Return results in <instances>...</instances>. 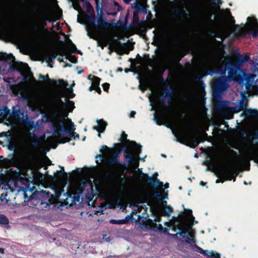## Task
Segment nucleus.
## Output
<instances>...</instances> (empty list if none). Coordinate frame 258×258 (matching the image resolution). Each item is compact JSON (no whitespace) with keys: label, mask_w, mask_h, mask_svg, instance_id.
Returning a JSON list of instances; mask_svg holds the SVG:
<instances>
[{"label":"nucleus","mask_w":258,"mask_h":258,"mask_svg":"<svg viewBox=\"0 0 258 258\" xmlns=\"http://www.w3.org/2000/svg\"><path fill=\"white\" fill-rule=\"evenodd\" d=\"M97 25L101 26L103 28H106L108 27V23L106 22L105 20H104L101 17H100L98 18L97 21Z\"/></svg>","instance_id":"nucleus-31"},{"label":"nucleus","mask_w":258,"mask_h":258,"mask_svg":"<svg viewBox=\"0 0 258 258\" xmlns=\"http://www.w3.org/2000/svg\"><path fill=\"white\" fill-rule=\"evenodd\" d=\"M253 92L254 95H258V86L254 89Z\"/></svg>","instance_id":"nucleus-57"},{"label":"nucleus","mask_w":258,"mask_h":258,"mask_svg":"<svg viewBox=\"0 0 258 258\" xmlns=\"http://www.w3.org/2000/svg\"><path fill=\"white\" fill-rule=\"evenodd\" d=\"M228 87L226 79L219 77L215 79L212 85V93L214 96H219L224 92Z\"/></svg>","instance_id":"nucleus-5"},{"label":"nucleus","mask_w":258,"mask_h":258,"mask_svg":"<svg viewBox=\"0 0 258 258\" xmlns=\"http://www.w3.org/2000/svg\"><path fill=\"white\" fill-rule=\"evenodd\" d=\"M119 152H115L113 156L108 159V164L112 165L116 164L120 167L127 168L128 167V164L124 162H120L119 160Z\"/></svg>","instance_id":"nucleus-13"},{"label":"nucleus","mask_w":258,"mask_h":258,"mask_svg":"<svg viewBox=\"0 0 258 258\" xmlns=\"http://www.w3.org/2000/svg\"><path fill=\"white\" fill-rule=\"evenodd\" d=\"M165 70L162 71V72H160L158 76H157V80L158 82L163 83H166L167 81L166 80H165L163 77V72Z\"/></svg>","instance_id":"nucleus-37"},{"label":"nucleus","mask_w":258,"mask_h":258,"mask_svg":"<svg viewBox=\"0 0 258 258\" xmlns=\"http://www.w3.org/2000/svg\"><path fill=\"white\" fill-rule=\"evenodd\" d=\"M117 44L120 45L123 49H125V53L128 54L129 53V50H128V45L127 43H121L120 41H117Z\"/></svg>","instance_id":"nucleus-44"},{"label":"nucleus","mask_w":258,"mask_h":258,"mask_svg":"<svg viewBox=\"0 0 258 258\" xmlns=\"http://www.w3.org/2000/svg\"><path fill=\"white\" fill-rule=\"evenodd\" d=\"M5 249L3 248H0V253L4 254V253Z\"/></svg>","instance_id":"nucleus-64"},{"label":"nucleus","mask_w":258,"mask_h":258,"mask_svg":"<svg viewBox=\"0 0 258 258\" xmlns=\"http://www.w3.org/2000/svg\"><path fill=\"white\" fill-rule=\"evenodd\" d=\"M46 20L47 22H48L49 23H53V22L55 21L54 20H53L51 18H46Z\"/></svg>","instance_id":"nucleus-55"},{"label":"nucleus","mask_w":258,"mask_h":258,"mask_svg":"<svg viewBox=\"0 0 258 258\" xmlns=\"http://www.w3.org/2000/svg\"><path fill=\"white\" fill-rule=\"evenodd\" d=\"M253 79V76L251 74H246L243 72L242 74H241V77H239L238 81H239L240 83H243L244 81L245 83H252V80Z\"/></svg>","instance_id":"nucleus-18"},{"label":"nucleus","mask_w":258,"mask_h":258,"mask_svg":"<svg viewBox=\"0 0 258 258\" xmlns=\"http://www.w3.org/2000/svg\"><path fill=\"white\" fill-rule=\"evenodd\" d=\"M231 18H232V23H233V24H234V25H235V26L236 27H237V28H239V25H238V24H235V20H234V18H233V17H232L231 16Z\"/></svg>","instance_id":"nucleus-54"},{"label":"nucleus","mask_w":258,"mask_h":258,"mask_svg":"<svg viewBox=\"0 0 258 258\" xmlns=\"http://www.w3.org/2000/svg\"><path fill=\"white\" fill-rule=\"evenodd\" d=\"M93 90H95V87L92 85V86L89 88V91H92Z\"/></svg>","instance_id":"nucleus-61"},{"label":"nucleus","mask_w":258,"mask_h":258,"mask_svg":"<svg viewBox=\"0 0 258 258\" xmlns=\"http://www.w3.org/2000/svg\"><path fill=\"white\" fill-rule=\"evenodd\" d=\"M39 79H42L43 81H47L49 83H53V85H56L57 84L56 81L49 78L48 74H46L45 76L40 74L39 76Z\"/></svg>","instance_id":"nucleus-28"},{"label":"nucleus","mask_w":258,"mask_h":258,"mask_svg":"<svg viewBox=\"0 0 258 258\" xmlns=\"http://www.w3.org/2000/svg\"><path fill=\"white\" fill-rule=\"evenodd\" d=\"M73 199L75 201L79 202L80 201V197L78 195L76 194H73Z\"/></svg>","instance_id":"nucleus-51"},{"label":"nucleus","mask_w":258,"mask_h":258,"mask_svg":"<svg viewBox=\"0 0 258 258\" xmlns=\"http://www.w3.org/2000/svg\"><path fill=\"white\" fill-rule=\"evenodd\" d=\"M7 133L6 132H5L0 133V137L6 136L7 135Z\"/></svg>","instance_id":"nucleus-58"},{"label":"nucleus","mask_w":258,"mask_h":258,"mask_svg":"<svg viewBox=\"0 0 258 258\" xmlns=\"http://www.w3.org/2000/svg\"><path fill=\"white\" fill-rule=\"evenodd\" d=\"M132 149L134 150L135 153L133 154L131 150L125 148L124 150L123 156L124 158L127 161L128 165H132L135 169H136L139 167L140 155L142 151V146L136 142H132Z\"/></svg>","instance_id":"nucleus-3"},{"label":"nucleus","mask_w":258,"mask_h":258,"mask_svg":"<svg viewBox=\"0 0 258 258\" xmlns=\"http://www.w3.org/2000/svg\"><path fill=\"white\" fill-rule=\"evenodd\" d=\"M225 107L226 105L225 103L224 102H220L217 104L216 106V109L219 112H222Z\"/></svg>","instance_id":"nucleus-38"},{"label":"nucleus","mask_w":258,"mask_h":258,"mask_svg":"<svg viewBox=\"0 0 258 258\" xmlns=\"http://www.w3.org/2000/svg\"><path fill=\"white\" fill-rule=\"evenodd\" d=\"M217 4L215 2L212 1L211 4L212 5L214 6L215 7L219 9L220 7V5L222 4V1L221 0H217Z\"/></svg>","instance_id":"nucleus-45"},{"label":"nucleus","mask_w":258,"mask_h":258,"mask_svg":"<svg viewBox=\"0 0 258 258\" xmlns=\"http://www.w3.org/2000/svg\"><path fill=\"white\" fill-rule=\"evenodd\" d=\"M46 25L47 21L45 17H42L39 23L33 25V30L36 33L38 37H41L44 33L47 31V29L45 28Z\"/></svg>","instance_id":"nucleus-9"},{"label":"nucleus","mask_w":258,"mask_h":258,"mask_svg":"<svg viewBox=\"0 0 258 258\" xmlns=\"http://www.w3.org/2000/svg\"><path fill=\"white\" fill-rule=\"evenodd\" d=\"M161 195L162 196V197L164 198V199H166V198H168V194H167V191L166 192V193H164L163 195H162L161 194Z\"/></svg>","instance_id":"nucleus-60"},{"label":"nucleus","mask_w":258,"mask_h":258,"mask_svg":"<svg viewBox=\"0 0 258 258\" xmlns=\"http://www.w3.org/2000/svg\"><path fill=\"white\" fill-rule=\"evenodd\" d=\"M222 71L223 68H219L218 67H215L212 69H207V74L212 76L215 74H221V72H222Z\"/></svg>","instance_id":"nucleus-21"},{"label":"nucleus","mask_w":258,"mask_h":258,"mask_svg":"<svg viewBox=\"0 0 258 258\" xmlns=\"http://www.w3.org/2000/svg\"><path fill=\"white\" fill-rule=\"evenodd\" d=\"M203 140H200L198 138H194L192 140V143L194 147L197 146L201 142H203Z\"/></svg>","instance_id":"nucleus-46"},{"label":"nucleus","mask_w":258,"mask_h":258,"mask_svg":"<svg viewBox=\"0 0 258 258\" xmlns=\"http://www.w3.org/2000/svg\"><path fill=\"white\" fill-rule=\"evenodd\" d=\"M158 173L155 172L152 177H150L148 174L142 172L140 178L144 184H150V185L155 189L159 186H163V182L157 179Z\"/></svg>","instance_id":"nucleus-6"},{"label":"nucleus","mask_w":258,"mask_h":258,"mask_svg":"<svg viewBox=\"0 0 258 258\" xmlns=\"http://www.w3.org/2000/svg\"><path fill=\"white\" fill-rule=\"evenodd\" d=\"M102 86L103 90L105 92H108V90L109 89L110 84L108 83H105L103 84Z\"/></svg>","instance_id":"nucleus-47"},{"label":"nucleus","mask_w":258,"mask_h":258,"mask_svg":"<svg viewBox=\"0 0 258 258\" xmlns=\"http://www.w3.org/2000/svg\"><path fill=\"white\" fill-rule=\"evenodd\" d=\"M188 232H189L187 230L182 228H179V231L177 232V234H173V236L174 237H175L177 236V234H179L180 236H182L183 235H186Z\"/></svg>","instance_id":"nucleus-39"},{"label":"nucleus","mask_w":258,"mask_h":258,"mask_svg":"<svg viewBox=\"0 0 258 258\" xmlns=\"http://www.w3.org/2000/svg\"><path fill=\"white\" fill-rule=\"evenodd\" d=\"M127 135L125 134L124 131H122L121 137L119 140L122 143V145L125 147V148L129 149V148L131 147L133 149L132 142H134V141H130L127 139Z\"/></svg>","instance_id":"nucleus-16"},{"label":"nucleus","mask_w":258,"mask_h":258,"mask_svg":"<svg viewBox=\"0 0 258 258\" xmlns=\"http://www.w3.org/2000/svg\"><path fill=\"white\" fill-rule=\"evenodd\" d=\"M56 85H58L62 89L67 88V87L69 85L67 81H64L63 79H59L58 81H56Z\"/></svg>","instance_id":"nucleus-34"},{"label":"nucleus","mask_w":258,"mask_h":258,"mask_svg":"<svg viewBox=\"0 0 258 258\" xmlns=\"http://www.w3.org/2000/svg\"><path fill=\"white\" fill-rule=\"evenodd\" d=\"M129 216H127L125 219H121V220H115V219H111L110 220V223L113 224H125L127 223V219Z\"/></svg>","instance_id":"nucleus-29"},{"label":"nucleus","mask_w":258,"mask_h":258,"mask_svg":"<svg viewBox=\"0 0 258 258\" xmlns=\"http://www.w3.org/2000/svg\"><path fill=\"white\" fill-rule=\"evenodd\" d=\"M163 186H164V189H167V188H169V184L168 182H166Z\"/></svg>","instance_id":"nucleus-59"},{"label":"nucleus","mask_w":258,"mask_h":258,"mask_svg":"<svg viewBox=\"0 0 258 258\" xmlns=\"http://www.w3.org/2000/svg\"><path fill=\"white\" fill-rule=\"evenodd\" d=\"M109 150V148H108L106 145H103L102 148L100 149V152L101 153H103L104 151H108Z\"/></svg>","instance_id":"nucleus-49"},{"label":"nucleus","mask_w":258,"mask_h":258,"mask_svg":"<svg viewBox=\"0 0 258 258\" xmlns=\"http://www.w3.org/2000/svg\"><path fill=\"white\" fill-rule=\"evenodd\" d=\"M154 120L159 125H161L164 124V119L159 116H157L155 115L154 117Z\"/></svg>","instance_id":"nucleus-41"},{"label":"nucleus","mask_w":258,"mask_h":258,"mask_svg":"<svg viewBox=\"0 0 258 258\" xmlns=\"http://www.w3.org/2000/svg\"><path fill=\"white\" fill-rule=\"evenodd\" d=\"M253 138L255 139L258 138V133H255L252 135ZM256 145H258V141L256 143Z\"/></svg>","instance_id":"nucleus-56"},{"label":"nucleus","mask_w":258,"mask_h":258,"mask_svg":"<svg viewBox=\"0 0 258 258\" xmlns=\"http://www.w3.org/2000/svg\"><path fill=\"white\" fill-rule=\"evenodd\" d=\"M68 43L71 45V51L72 53H77L78 54L81 53V51L77 49L76 45L73 43L71 39H69Z\"/></svg>","instance_id":"nucleus-35"},{"label":"nucleus","mask_w":258,"mask_h":258,"mask_svg":"<svg viewBox=\"0 0 258 258\" xmlns=\"http://www.w3.org/2000/svg\"><path fill=\"white\" fill-rule=\"evenodd\" d=\"M95 90L99 94H101V90L100 89V88L99 87V86L98 87H95Z\"/></svg>","instance_id":"nucleus-52"},{"label":"nucleus","mask_w":258,"mask_h":258,"mask_svg":"<svg viewBox=\"0 0 258 258\" xmlns=\"http://www.w3.org/2000/svg\"><path fill=\"white\" fill-rule=\"evenodd\" d=\"M123 147L121 142V143H115L114 145V147L116 150V152H119V153L122 150Z\"/></svg>","instance_id":"nucleus-43"},{"label":"nucleus","mask_w":258,"mask_h":258,"mask_svg":"<svg viewBox=\"0 0 258 258\" xmlns=\"http://www.w3.org/2000/svg\"><path fill=\"white\" fill-rule=\"evenodd\" d=\"M189 213L188 215L183 212H181L179 215L180 219L182 221L187 220L188 217H191L192 218L194 219V217L192 215V211L191 210H189Z\"/></svg>","instance_id":"nucleus-30"},{"label":"nucleus","mask_w":258,"mask_h":258,"mask_svg":"<svg viewBox=\"0 0 258 258\" xmlns=\"http://www.w3.org/2000/svg\"><path fill=\"white\" fill-rule=\"evenodd\" d=\"M20 163V160L18 156H14L10 160V164L12 166L17 167Z\"/></svg>","instance_id":"nucleus-27"},{"label":"nucleus","mask_w":258,"mask_h":258,"mask_svg":"<svg viewBox=\"0 0 258 258\" xmlns=\"http://www.w3.org/2000/svg\"><path fill=\"white\" fill-rule=\"evenodd\" d=\"M163 93L162 95L158 97V100L161 104L167 103L170 104L173 97V92L172 90L164 89L163 91Z\"/></svg>","instance_id":"nucleus-11"},{"label":"nucleus","mask_w":258,"mask_h":258,"mask_svg":"<svg viewBox=\"0 0 258 258\" xmlns=\"http://www.w3.org/2000/svg\"><path fill=\"white\" fill-rule=\"evenodd\" d=\"M237 167L233 164H227L225 167L219 168L215 172V175L219 178L216 180V183L223 182L225 180L235 181L238 174Z\"/></svg>","instance_id":"nucleus-2"},{"label":"nucleus","mask_w":258,"mask_h":258,"mask_svg":"<svg viewBox=\"0 0 258 258\" xmlns=\"http://www.w3.org/2000/svg\"><path fill=\"white\" fill-rule=\"evenodd\" d=\"M67 120L70 121L72 124L70 129L66 126L64 118L58 120L54 117H51L49 121L51 123L53 129L52 135L60 140L61 143L69 142L70 141V138L74 136H75L74 139L79 138V135L74 132L76 128L74 123L70 118H68Z\"/></svg>","instance_id":"nucleus-1"},{"label":"nucleus","mask_w":258,"mask_h":258,"mask_svg":"<svg viewBox=\"0 0 258 258\" xmlns=\"http://www.w3.org/2000/svg\"><path fill=\"white\" fill-rule=\"evenodd\" d=\"M0 60L4 61L10 64V69L13 71L21 72L22 69L23 62H13L15 60V57L12 54H8L6 53L0 52Z\"/></svg>","instance_id":"nucleus-7"},{"label":"nucleus","mask_w":258,"mask_h":258,"mask_svg":"<svg viewBox=\"0 0 258 258\" xmlns=\"http://www.w3.org/2000/svg\"><path fill=\"white\" fill-rule=\"evenodd\" d=\"M66 58L68 59L72 63H76L78 62V57L73 55H69L66 56Z\"/></svg>","instance_id":"nucleus-40"},{"label":"nucleus","mask_w":258,"mask_h":258,"mask_svg":"<svg viewBox=\"0 0 258 258\" xmlns=\"http://www.w3.org/2000/svg\"><path fill=\"white\" fill-rule=\"evenodd\" d=\"M47 54L49 55V56L52 57V59H53V60H54L58 55L63 56L64 53L62 49H60L58 52L55 50H53L50 51L49 53H48Z\"/></svg>","instance_id":"nucleus-26"},{"label":"nucleus","mask_w":258,"mask_h":258,"mask_svg":"<svg viewBox=\"0 0 258 258\" xmlns=\"http://www.w3.org/2000/svg\"><path fill=\"white\" fill-rule=\"evenodd\" d=\"M244 114L245 117H258V110L256 109H247L245 110H244Z\"/></svg>","instance_id":"nucleus-20"},{"label":"nucleus","mask_w":258,"mask_h":258,"mask_svg":"<svg viewBox=\"0 0 258 258\" xmlns=\"http://www.w3.org/2000/svg\"><path fill=\"white\" fill-rule=\"evenodd\" d=\"M141 22L138 16V12L135 11L133 14V24L136 26L140 25Z\"/></svg>","instance_id":"nucleus-32"},{"label":"nucleus","mask_w":258,"mask_h":258,"mask_svg":"<svg viewBox=\"0 0 258 258\" xmlns=\"http://www.w3.org/2000/svg\"><path fill=\"white\" fill-rule=\"evenodd\" d=\"M60 167L61 168V170L56 171V172L55 173V175L54 176V178H55V179L56 180H58L59 177H60V176H62L63 174H64V175H65L66 178L68 179V176H69L68 173L65 172L64 168L63 167L60 166Z\"/></svg>","instance_id":"nucleus-25"},{"label":"nucleus","mask_w":258,"mask_h":258,"mask_svg":"<svg viewBox=\"0 0 258 258\" xmlns=\"http://www.w3.org/2000/svg\"><path fill=\"white\" fill-rule=\"evenodd\" d=\"M246 104L244 103V102L242 100H241V101L239 103L238 109H237V110L236 111V112H237L240 111H242V110H243L244 111V110H245L246 109Z\"/></svg>","instance_id":"nucleus-42"},{"label":"nucleus","mask_w":258,"mask_h":258,"mask_svg":"<svg viewBox=\"0 0 258 258\" xmlns=\"http://www.w3.org/2000/svg\"><path fill=\"white\" fill-rule=\"evenodd\" d=\"M233 154H234L236 156L240 159V162L245 164L246 168L245 170H250V161L249 159H247L246 158H240V157L237 155V154L234 151H231Z\"/></svg>","instance_id":"nucleus-22"},{"label":"nucleus","mask_w":258,"mask_h":258,"mask_svg":"<svg viewBox=\"0 0 258 258\" xmlns=\"http://www.w3.org/2000/svg\"><path fill=\"white\" fill-rule=\"evenodd\" d=\"M136 114V112L135 111H132L130 115V117H134Z\"/></svg>","instance_id":"nucleus-53"},{"label":"nucleus","mask_w":258,"mask_h":258,"mask_svg":"<svg viewBox=\"0 0 258 258\" xmlns=\"http://www.w3.org/2000/svg\"><path fill=\"white\" fill-rule=\"evenodd\" d=\"M247 21L250 27L249 30V33L251 34L254 38L258 36V22L257 19L253 17H248Z\"/></svg>","instance_id":"nucleus-10"},{"label":"nucleus","mask_w":258,"mask_h":258,"mask_svg":"<svg viewBox=\"0 0 258 258\" xmlns=\"http://www.w3.org/2000/svg\"><path fill=\"white\" fill-rule=\"evenodd\" d=\"M153 197L157 199L158 202L165 205L164 209L162 210L161 214L164 216H169L170 214L173 212V209L167 205V202L162 200V197L160 192L156 191L153 194Z\"/></svg>","instance_id":"nucleus-8"},{"label":"nucleus","mask_w":258,"mask_h":258,"mask_svg":"<svg viewBox=\"0 0 258 258\" xmlns=\"http://www.w3.org/2000/svg\"><path fill=\"white\" fill-rule=\"evenodd\" d=\"M97 123L98 126H94L93 128L96 130L98 133H103L106 128V127L107 125L106 122H105L103 119H99L97 120Z\"/></svg>","instance_id":"nucleus-19"},{"label":"nucleus","mask_w":258,"mask_h":258,"mask_svg":"<svg viewBox=\"0 0 258 258\" xmlns=\"http://www.w3.org/2000/svg\"><path fill=\"white\" fill-rule=\"evenodd\" d=\"M45 60L49 63H50L54 61L53 59H52V57L49 56L47 53L45 55Z\"/></svg>","instance_id":"nucleus-50"},{"label":"nucleus","mask_w":258,"mask_h":258,"mask_svg":"<svg viewBox=\"0 0 258 258\" xmlns=\"http://www.w3.org/2000/svg\"><path fill=\"white\" fill-rule=\"evenodd\" d=\"M142 10H143V11H144L145 13H147V9L146 8L142 7Z\"/></svg>","instance_id":"nucleus-63"},{"label":"nucleus","mask_w":258,"mask_h":258,"mask_svg":"<svg viewBox=\"0 0 258 258\" xmlns=\"http://www.w3.org/2000/svg\"><path fill=\"white\" fill-rule=\"evenodd\" d=\"M190 53V50L188 49L178 50L173 54L172 59L176 63H179L183 57Z\"/></svg>","instance_id":"nucleus-14"},{"label":"nucleus","mask_w":258,"mask_h":258,"mask_svg":"<svg viewBox=\"0 0 258 258\" xmlns=\"http://www.w3.org/2000/svg\"><path fill=\"white\" fill-rule=\"evenodd\" d=\"M9 223V221L8 218L4 215H0V224L3 225H8Z\"/></svg>","instance_id":"nucleus-36"},{"label":"nucleus","mask_w":258,"mask_h":258,"mask_svg":"<svg viewBox=\"0 0 258 258\" xmlns=\"http://www.w3.org/2000/svg\"><path fill=\"white\" fill-rule=\"evenodd\" d=\"M182 237L184 239L183 241L187 243H190V242L195 243L196 242L194 236L191 235L189 232H188L186 235H183Z\"/></svg>","instance_id":"nucleus-24"},{"label":"nucleus","mask_w":258,"mask_h":258,"mask_svg":"<svg viewBox=\"0 0 258 258\" xmlns=\"http://www.w3.org/2000/svg\"><path fill=\"white\" fill-rule=\"evenodd\" d=\"M226 70L228 71L229 81H238L239 77H241V74L243 73V71L241 69L240 65L233 62L231 60L225 61L224 68L223 69L222 72H221V75L225 74Z\"/></svg>","instance_id":"nucleus-4"},{"label":"nucleus","mask_w":258,"mask_h":258,"mask_svg":"<svg viewBox=\"0 0 258 258\" xmlns=\"http://www.w3.org/2000/svg\"><path fill=\"white\" fill-rule=\"evenodd\" d=\"M235 56L237 59V62L236 63L240 65L241 67L243 64L246 63L250 59L249 55L247 54H240L238 52H236L235 53Z\"/></svg>","instance_id":"nucleus-17"},{"label":"nucleus","mask_w":258,"mask_h":258,"mask_svg":"<svg viewBox=\"0 0 258 258\" xmlns=\"http://www.w3.org/2000/svg\"><path fill=\"white\" fill-rule=\"evenodd\" d=\"M98 157H99L101 158V160L102 161V159H103V157L102 155H101V154H99V155H98L97 156H96V158L97 159Z\"/></svg>","instance_id":"nucleus-62"},{"label":"nucleus","mask_w":258,"mask_h":258,"mask_svg":"<svg viewBox=\"0 0 258 258\" xmlns=\"http://www.w3.org/2000/svg\"><path fill=\"white\" fill-rule=\"evenodd\" d=\"M72 105L74 107V102L73 101L68 100V102L67 103H64L62 100L60 99L58 100L55 102V105L57 107H59L61 108H63L64 107H66L67 105Z\"/></svg>","instance_id":"nucleus-23"},{"label":"nucleus","mask_w":258,"mask_h":258,"mask_svg":"<svg viewBox=\"0 0 258 258\" xmlns=\"http://www.w3.org/2000/svg\"><path fill=\"white\" fill-rule=\"evenodd\" d=\"M245 86L247 91H250L253 88L252 83H245Z\"/></svg>","instance_id":"nucleus-48"},{"label":"nucleus","mask_w":258,"mask_h":258,"mask_svg":"<svg viewBox=\"0 0 258 258\" xmlns=\"http://www.w3.org/2000/svg\"><path fill=\"white\" fill-rule=\"evenodd\" d=\"M196 251L207 257V258H221L219 253L215 251H209L207 250H204L202 248L196 245Z\"/></svg>","instance_id":"nucleus-12"},{"label":"nucleus","mask_w":258,"mask_h":258,"mask_svg":"<svg viewBox=\"0 0 258 258\" xmlns=\"http://www.w3.org/2000/svg\"><path fill=\"white\" fill-rule=\"evenodd\" d=\"M101 79L98 77L93 76L92 85L95 88L99 86Z\"/></svg>","instance_id":"nucleus-33"},{"label":"nucleus","mask_w":258,"mask_h":258,"mask_svg":"<svg viewBox=\"0 0 258 258\" xmlns=\"http://www.w3.org/2000/svg\"><path fill=\"white\" fill-rule=\"evenodd\" d=\"M87 11L90 13L89 16L86 17L87 21L93 25L95 27H97V25L96 24V19L94 14V11L92 6L89 3L87 7Z\"/></svg>","instance_id":"nucleus-15"}]
</instances>
